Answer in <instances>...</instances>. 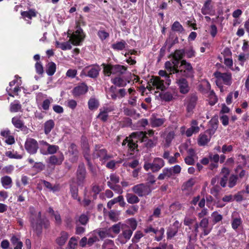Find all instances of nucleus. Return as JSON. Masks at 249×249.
<instances>
[{"label": "nucleus", "instance_id": "obj_1", "mask_svg": "<svg viewBox=\"0 0 249 249\" xmlns=\"http://www.w3.org/2000/svg\"><path fill=\"white\" fill-rule=\"evenodd\" d=\"M31 213L30 222L33 230L37 234L41 232L42 226L47 228L49 226V221L45 219H42L41 217V212H37L33 207L30 208Z\"/></svg>", "mask_w": 249, "mask_h": 249}, {"label": "nucleus", "instance_id": "obj_2", "mask_svg": "<svg viewBox=\"0 0 249 249\" xmlns=\"http://www.w3.org/2000/svg\"><path fill=\"white\" fill-rule=\"evenodd\" d=\"M159 74L164 78V79H161L159 77L153 76L148 83L149 86L147 87L149 90H151L152 88H156L158 89L161 90H164L166 86H168L171 84V79L170 78V74H168L166 71L160 70L159 71Z\"/></svg>", "mask_w": 249, "mask_h": 249}, {"label": "nucleus", "instance_id": "obj_3", "mask_svg": "<svg viewBox=\"0 0 249 249\" xmlns=\"http://www.w3.org/2000/svg\"><path fill=\"white\" fill-rule=\"evenodd\" d=\"M93 157L98 159L103 163H105L108 160L113 158L112 155L108 153L107 150L102 145H96L93 153Z\"/></svg>", "mask_w": 249, "mask_h": 249}, {"label": "nucleus", "instance_id": "obj_4", "mask_svg": "<svg viewBox=\"0 0 249 249\" xmlns=\"http://www.w3.org/2000/svg\"><path fill=\"white\" fill-rule=\"evenodd\" d=\"M180 69H177L175 73L176 76H184L185 77H191L193 75L194 71L191 64L185 60L181 61Z\"/></svg>", "mask_w": 249, "mask_h": 249}, {"label": "nucleus", "instance_id": "obj_5", "mask_svg": "<svg viewBox=\"0 0 249 249\" xmlns=\"http://www.w3.org/2000/svg\"><path fill=\"white\" fill-rule=\"evenodd\" d=\"M164 161L162 159L155 158L151 163L145 161L143 168L146 171L151 170L153 172H157L164 166Z\"/></svg>", "mask_w": 249, "mask_h": 249}, {"label": "nucleus", "instance_id": "obj_6", "mask_svg": "<svg viewBox=\"0 0 249 249\" xmlns=\"http://www.w3.org/2000/svg\"><path fill=\"white\" fill-rule=\"evenodd\" d=\"M214 75L216 78V84L220 88L222 87V82L227 86H230L232 84L231 74L230 72L222 73L216 71L214 73Z\"/></svg>", "mask_w": 249, "mask_h": 249}, {"label": "nucleus", "instance_id": "obj_7", "mask_svg": "<svg viewBox=\"0 0 249 249\" xmlns=\"http://www.w3.org/2000/svg\"><path fill=\"white\" fill-rule=\"evenodd\" d=\"M104 72L105 74L109 76L110 74H122L126 70V68L123 66L116 65H110L104 64Z\"/></svg>", "mask_w": 249, "mask_h": 249}, {"label": "nucleus", "instance_id": "obj_8", "mask_svg": "<svg viewBox=\"0 0 249 249\" xmlns=\"http://www.w3.org/2000/svg\"><path fill=\"white\" fill-rule=\"evenodd\" d=\"M132 190L140 197L149 195L152 191L150 186L146 183L136 185L132 188Z\"/></svg>", "mask_w": 249, "mask_h": 249}, {"label": "nucleus", "instance_id": "obj_9", "mask_svg": "<svg viewBox=\"0 0 249 249\" xmlns=\"http://www.w3.org/2000/svg\"><path fill=\"white\" fill-rule=\"evenodd\" d=\"M39 142L40 145L43 146L40 150V152L44 155H53L56 153L59 149L58 146L50 144L44 141H41Z\"/></svg>", "mask_w": 249, "mask_h": 249}, {"label": "nucleus", "instance_id": "obj_10", "mask_svg": "<svg viewBox=\"0 0 249 249\" xmlns=\"http://www.w3.org/2000/svg\"><path fill=\"white\" fill-rule=\"evenodd\" d=\"M137 136L140 138V140H141V142H144V144L147 148L153 147L156 144L157 139L154 141L151 139H147L146 136L145 135V134L142 131L135 132L132 133V137H137Z\"/></svg>", "mask_w": 249, "mask_h": 249}, {"label": "nucleus", "instance_id": "obj_11", "mask_svg": "<svg viewBox=\"0 0 249 249\" xmlns=\"http://www.w3.org/2000/svg\"><path fill=\"white\" fill-rule=\"evenodd\" d=\"M85 35L83 30L78 28L70 36V41L74 45H79L80 43L83 41L85 38Z\"/></svg>", "mask_w": 249, "mask_h": 249}, {"label": "nucleus", "instance_id": "obj_12", "mask_svg": "<svg viewBox=\"0 0 249 249\" xmlns=\"http://www.w3.org/2000/svg\"><path fill=\"white\" fill-rule=\"evenodd\" d=\"M176 83L181 93L186 94L190 89L188 82L187 80L181 76H176Z\"/></svg>", "mask_w": 249, "mask_h": 249}, {"label": "nucleus", "instance_id": "obj_13", "mask_svg": "<svg viewBox=\"0 0 249 249\" xmlns=\"http://www.w3.org/2000/svg\"><path fill=\"white\" fill-rule=\"evenodd\" d=\"M24 147L29 154H34L36 153L38 148V142L33 138H28L25 141Z\"/></svg>", "mask_w": 249, "mask_h": 249}, {"label": "nucleus", "instance_id": "obj_14", "mask_svg": "<svg viewBox=\"0 0 249 249\" xmlns=\"http://www.w3.org/2000/svg\"><path fill=\"white\" fill-rule=\"evenodd\" d=\"M64 160L62 152H58L56 155H53L49 157L48 162L51 165H60Z\"/></svg>", "mask_w": 249, "mask_h": 249}, {"label": "nucleus", "instance_id": "obj_15", "mask_svg": "<svg viewBox=\"0 0 249 249\" xmlns=\"http://www.w3.org/2000/svg\"><path fill=\"white\" fill-rule=\"evenodd\" d=\"M138 140H140V138L137 136V137H132V134L130 136V139H128L126 138L123 142L122 145H124L127 143V145L129 148L131 150H134L137 146L136 142Z\"/></svg>", "mask_w": 249, "mask_h": 249}, {"label": "nucleus", "instance_id": "obj_16", "mask_svg": "<svg viewBox=\"0 0 249 249\" xmlns=\"http://www.w3.org/2000/svg\"><path fill=\"white\" fill-rule=\"evenodd\" d=\"M88 90V88L87 85L82 83L75 87L72 90V93L74 96H78L86 93Z\"/></svg>", "mask_w": 249, "mask_h": 249}, {"label": "nucleus", "instance_id": "obj_17", "mask_svg": "<svg viewBox=\"0 0 249 249\" xmlns=\"http://www.w3.org/2000/svg\"><path fill=\"white\" fill-rule=\"evenodd\" d=\"M185 55V50L183 49L177 50L175 51L173 55V63L175 66H178L179 61L181 60Z\"/></svg>", "mask_w": 249, "mask_h": 249}, {"label": "nucleus", "instance_id": "obj_18", "mask_svg": "<svg viewBox=\"0 0 249 249\" xmlns=\"http://www.w3.org/2000/svg\"><path fill=\"white\" fill-rule=\"evenodd\" d=\"M209 220L206 218H203L199 223V227L202 229V235H207L211 231V228L209 227Z\"/></svg>", "mask_w": 249, "mask_h": 249}, {"label": "nucleus", "instance_id": "obj_19", "mask_svg": "<svg viewBox=\"0 0 249 249\" xmlns=\"http://www.w3.org/2000/svg\"><path fill=\"white\" fill-rule=\"evenodd\" d=\"M86 176V169L83 165H79L77 171L78 183L80 185L83 183Z\"/></svg>", "mask_w": 249, "mask_h": 249}, {"label": "nucleus", "instance_id": "obj_20", "mask_svg": "<svg viewBox=\"0 0 249 249\" xmlns=\"http://www.w3.org/2000/svg\"><path fill=\"white\" fill-rule=\"evenodd\" d=\"M113 109L110 107H104L100 109V113L97 116V118L103 122H106L108 118V113L112 111Z\"/></svg>", "mask_w": 249, "mask_h": 249}, {"label": "nucleus", "instance_id": "obj_21", "mask_svg": "<svg viewBox=\"0 0 249 249\" xmlns=\"http://www.w3.org/2000/svg\"><path fill=\"white\" fill-rule=\"evenodd\" d=\"M197 97L196 95H192L189 100L187 105V110L188 112L191 113L196 107Z\"/></svg>", "mask_w": 249, "mask_h": 249}, {"label": "nucleus", "instance_id": "obj_22", "mask_svg": "<svg viewBox=\"0 0 249 249\" xmlns=\"http://www.w3.org/2000/svg\"><path fill=\"white\" fill-rule=\"evenodd\" d=\"M150 124L152 127H159L161 126L165 122V119L164 118H157L152 116L150 118Z\"/></svg>", "mask_w": 249, "mask_h": 249}, {"label": "nucleus", "instance_id": "obj_23", "mask_svg": "<svg viewBox=\"0 0 249 249\" xmlns=\"http://www.w3.org/2000/svg\"><path fill=\"white\" fill-rule=\"evenodd\" d=\"M48 212L52 216H54L55 224L57 225H60L62 223V219L60 213L57 211H54L51 207L48 209Z\"/></svg>", "mask_w": 249, "mask_h": 249}, {"label": "nucleus", "instance_id": "obj_24", "mask_svg": "<svg viewBox=\"0 0 249 249\" xmlns=\"http://www.w3.org/2000/svg\"><path fill=\"white\" fill-rule=\"evenodd\" d=\"M55 123L53 120H49L46 121L44 124V133L46 135H48L52 130L54 128Z\"/></svg>", "mask_w": 249, "mask_h": 249}, {"label": "nucleus", "instance_id": "obj_25", "mask_svg": "<svg viewBox=\"0 0 249 249\" xmlns=\"http://www.w3.org/2000/svg\"><path fill=\"white\" fill-rule=\"evenodd\" d=\"M1 183L5 189H9L12 187V180L11 177L6 176L1 178Z\"/></svg>", "mask_w": 249, "mask_h": 249}, {"label": "nucleus", "instance_id": "obj_26", "mask_svg": "<svg viewBox=\"0 0 249 249\" xmlns=\"http://www.w3.org/2000/svg\"><path fill=\"white\" fill-rule=\"evenodd\" d=\"M211 137L206 134H200L198 140V144L200 146H203L208 143L210 141Z\"/></svg>", "mask_w": 249, "mask_h": 249}, {"label": "nucleus", "instance_id": "obj_27", "mask_svg": "<svg viewBox=\"0 0 249 249\" xmlns=\"http://www.w3.org/2000/svg\"><path fill=\"white\" fill-rule=\"evenodd\" d=\"M175 136V132L174 131H170L168 132L165 138V143L164 145L165 147H168Z\"/></svg>", "mask_w": 249, "mask_h": 249}, {"label": "nucleus", "instance_id": "obj_28", "mask_svg": "<svg viewBox=\"0 0 249 249\" xmlns=\"http://www.w3.org/2000/svg\"><path fill=\"white\" fill-rule=\"evenodd\" d=\"M100 71V68L99 66H94L89 70L87 75L90 77L95 78L98 75Z\"/></svg>", "mask_w": 249, "mask_h": 249}, {"label": "nucleus", "instance_id": "obj_29", "mask_svg": "<svg viewBox=\"0 0 249 249\" xmlns=\"http://www.w3.org/2000/svg\"><path fill=\"white\" fill-rule=\"evenodd\" d=\"M11 242L14 246V249H22V243L17 236H13L11 238Z\"/></svg>", "mask_w": 249, "mask_h": 249}, {"label": "nucleus", "instance_id": "obj_30", "mask_svg": "<svg viewBox=\"0 0 249 249\" xmlns=\"http://www.w3.org/2000/svg\"><path fill=\"white\" fill-rule=\"evenodd\" d=\"M12 123L14 126L17 128L22 129L24 127V123L19 117H13L12 119Z\"/></svg>", "mask_w": 249, "mask_h": 249}, {"label": "nucleus", "instance_id": "obj_31", "mask_svg": "<svg viewBox=\"0 0 249 249\" xmlns=\"http://www.w3.org/2000/svg\"><path fill=\"white\" fill-rule=\"evenodd\" d=\"M112 82L115 85L118 87H125L127 83H129V81H126L125 80L123 79V78L117 77L111 80Z\"/></svg>", "mask_w": 249, "mask_h": 249}, {"label": "nucleus", "instance_id": "obj_32", "mask_svg": "<svg viewBox=\"0 0 249 249\" xmlns=\"http://www.w3.org/2000/svg\"><path fill=\"white\" fill-rule=\"evenodd\" d=\"M69 237L68 233L65 231L61 233V236L56 239V243L59 246H63L65 244Z\"/></svg>", "mask_w": 249, "mask_h": 249}, {"label": "nucleus", "instance_id": "obj_33", "mask_svg": "<svg viewBox=\"0 0 249 249\" xmlns=\"http://www.w3.org/2000/svg\"><path fill=\"white\" fill-rule=\"evenodd\" d=\"M21 109V105L19 102L18 100L14 101L11 103L10 107V111L11 112H17L19 111Z\"/></svg>", "mask_w": 249, "mask_h": 249}, {"label": "nucleus", "instance_id": "obj_34", "mask_svg": "<svg viewBox=\"0 0 249 249\" xmlns=\"http://www.w3.org/2000/svg\"><path fill=\"white\" fill-rule=\"evenodd\" d=\"M94 232H96V234L98 235L102 239L105 238L107 237H113L114 236L111 234L109 232L108 229H105V230L100 231V230H96L93 231Z\"/></svg>", "mask_w": 249, "mask_h": 249}, {"label": "nucleus", "instance_id": "obj_35", "mask_svg": "<svg viewBox=\"0 0 249 249\" xmlns=\"http://www.w3.org/2000/svg\"><path fill=\"white\" fill-rule=\"evenodd\" d=\"M124 226L123 224H122L121 223H118L113 225L108 229L110 233L112 231L114 234H117L120 232L121 229H124Z\"/></svg>", "mask_w": 249, "mask_h": 249}, {"label": "nucleus", "instance_id": "obj_36", "mask_svg": "<svg viewBox=\"0 0 249 249\" xmlns=\"http://www.w3.org/2000/svg\"><path fill=\"white\" fill-rule=\"evenodd\" d=\"M126 43L125 41L122 40L121 41L117 42L111 45V47L112 49L117 51H121L123 50L124 48H125Z\"/></svg>", "mask_w": 249, "mask_h": 249}, {"label": "nucleus", "instance_id": "obj_37", "mask_svg": "<svg viewBox=\"0 0 249 249\" xmlns=\"http://www.w3.org/2000/svg\"><path fill=\"white\" fill-rule=\"evenodd\" d=\"M127 225H124V227L127 228H130V229L134 231L136 230L137 227V222L134 218H130L127 220L126 222Z\"/></svg>", "mask_w": 249, "mask_h": 249}, {"label": "nucleus", "instance_id": "obj_38", "mask_svg": "<svg viewBox=\"0 0 249 249\" xmlns=\"http://www.w3.org/2000/svg\"><path fill=\"white\" fill-rule=\"evenodd\" d=\"M165 67L166 69L170 72V74H175L174 72L176 71L178 68V66H175L173 62H170V61H167L165 63Z\"/></svg>", "mask_w": 249, "mask_h": 249}, {"label": "nucleus", "instance_id": "obj_39", "mask_svg": "<svg viewBox=\"0 0 249 249\" xmlns=\"http://www.w3.org/2000/svg\"><path fill=\"white\" fill-rule=\"evenodd\" d=\"M126 198L128 203L130 204L137 203L140 201L138 197L133 194H127Z\"/></svg>", "mask_w": 249, "mask_h": 249}, {"label": "nucleus", "instance_id": "obj_40", "mask_svg": "<svg viewBox=\"0 0 249 249\" xmlns=\"http://www.w3.org/2000/svg\"><path fill=\"white\" fill-rule=\"evenodd\" d=\"M222 172L225 173V175L223 178H222L220 181V184L223 187H225L226 185L228 178L227 175L229 174V170L227 168H223L222 169Z\"/></svg>", "mask_w": 249, "mask_h": 249}, {"label": "nucleus", "instance_id": "obj_41", "mask_svg": "<svg viewBox=\"0 0 249 249\" xmlns=\"http://www.w3.org/2000/svg\"><path fill=\"white\" fill-rule=\"evenodd\" d=\"M109 178V180L107 182L108 187L111 186L112 185H114L119 183L120 180L119 177L115 174H111L110 175Z\"/></svg>", "mask_w": 249, "mask_h": 249}, {"label": "nucleus", "instance_id": "obj_42", "mask_svg": "<svg viewBox=\"0 0 249 249\" xmlns=\"http://www.w3.org/2000/svg\"><path fill=\"white\" fill-rule=\"evenodd\" d=\"M55 43L57 47L63 50H70L71 49V45L69 41L62 43L56 41Z\"/></svg>", "mask_w": 249, "mask_h": 249}, {"label": "nucleus", "instance_id": "obj_43", "mask_svg": "<svg viewBox=\"0 0 249 249\" xmlns=\"http://www.w3.org/2000/svg\"><path fill=\"white\" fill-rule=\"evenodd\" d=\"M56 71V65L53 62L49 63L47 66L46 72L48 75H53Z\"/></svg>", "mask_w": 249, "mask_h": 249}, {"label": "nucleus", "instance_id": "obj_44", "mask_svg": "<svg viewBox=\"0 0 249 249\" xmlns=\"http://www.w3.org/2000/svg\"><path fill=\"white\" fill-rule=\"evenodd\" d=\"M122 235L124 238H125L126 240L130 239L132 235L133 231L130 229L127 228L125 227H124V229H122Z\"/></svg>", "mask_w": 249, "mask_h": 249}, {"label": "nucleus", "instance_id": "obj_45", "mask_svg": "<svg viewBox=\"0 0 249 249\" xmlns=\"http://www.w3.org/2000/svg\"><path fill=\"white\" fill-rule=\"evenodd\" d=\"M171 29L173 31L180 33H181L184 31V29L182 26L178 21L174 22L171 27Z\"/></svg>", "mask_w": 249, "mask_h": 249}, {"label": "nucleus", "instance_id": "obj_46", "mask_svg": "<svg viewBox=\"0 0 249 249\" xmlns=\"http://www.w3.org/2000/svg\"><path fill=\"white\" fill-rule=\"evenodd\" d=\"M174 94L170 91L165 92L162 94H160V97L165 101H170L174 99Z\"/></svg>", "mask_w": 249, "mask_h": 249}, {"label": "nucleus", "instance_id": "obj_47", "mask_svg": "<svg viewBox=\"0 0 249 249\" xmlns=\"http://www.w3.org/2000/svg\"><path fill=\"white\" fill-rule=\"evenodd\" d=\"M171 177V173L169 170L167 168H165L163 169L162 173L159 175L158 178L159 180H163L166 178H169Z\"/></svg>", "mask_w": 249, "mask_h": 249}, {"label": "nucleus", "instance_id": "obj_48", "mask_svg": "<svg viewBox=\"0 0 249 249\" xmlns=\"http://www.w3.org/2000/svg\"><path fill=\"white\" fill-rule=\"evenodd\" d=\"M199 131V127L198 126H191L186 131V135L187 137H191L193 134L197 133Z\"/></svg>", "mask_w": 249, "mask_h": 249}, {"label": "nucleus", "instance_id": "obj_49", "mask_svg": "<svg viewBox=\"0 0 249 249\" xmlns=\"http://www.w3.org/2000/svg\"><path fill=\"white\" fill-rule=\"evenodd\" d=\"M99 240L98 236L96 234V232L94 231L91 233V236L88 239V246L89 247L92 246L95 242Z\"/></svg>", "mask_w": 249, "mask_h": 249}, {"label": "nucleus", "instance_id": "obj_50", "mask_svg": "<svg viewBox=\"0 0 249 249\" xmlns=\"http://www.w3.org/2000/svg\"><path fill=\"white\" fill-rule=\"evenodd\" d=\"M88 105L89 108L91 110L96 109L99 106V102L97 100L91 98L88 102Z\"/></svg>", "mask_w": 249, "mask_h": 249}, {"label": "nucleus", "instance_id": "obj_51", "mask_svg": "<svg viewBox=\"0 0 249 249\" xmlns=\"http://www.w3.org/2000/svg\"><path fill=\"white\" fill-rule=\"evenodd\" d=\"M238 179V177L234 175H231L229 179L228 187L230 188H232L236 184Z\"/></svg>", "mask_w": 249, "mask_h": 249}, {"label": "nucleus", "instance_id": "obj_52", "mask_svg": "<svg viewBox=\"0 0 249 249\" xmlns=\"http://www.w3.org/2000/svg\"><path fill=\"white\" fill-rule=\"evenodd\" d=\"M5 155L11 159H21L22 158V156L18 154L17 152L11 151L6 152Z\"/></svg>", "mask_w": 249, "mask_h": 249}, {"label": "nucleus", "instance_id": "obj_53", "mask_svg": "<svg viewBox=\"0 0 249 249\" xmlns=\"http://www.w3.org/2000/svg\"><path fill=\"white\" fill-rule=\"evenodd\" d=\"M178 230L177 228L170 227L167 231V236L168 239H171L176 235L178 232Z\"/></svg>", "mask_w": 249, "mask_h": 249}, {"label": "nucleus", "instance_id": "obj_54", "mask_svg": "<svg viewBox=\"0 0 249 249\" xmlns=\"http://www.w3.org/2000/svg\"><path fill=\"white\" fill-rule=\"evenodd\" d=\"M169 170L171 177L176 174H178L181 171V167L178 165H176L170 168H167Z\"/></svg>", "mask_w": 249, "mask_h": 249}, {"label": "nucleus", "instance_id": "obj_55", "mask_svg": "<svg viewBox=\"0 0 249 249\" xmlns=\"http://www.w3.org/2000/svg\"><path fill=\"white\" fill-rule=\"evenodd\" d=\"M242 224V220L241 218H234L231 222L232 228L234 230L237 229L238 227Z\"/></svg>", "mask_w": 249, "mask_h": 249}, {"label": "nucleus", "instance_id": "obj_56", "mask_svg": "<svg viewBox=\"0 0 249 249\" xmlns=\"http://www.w3.org/2000/svg\"><path fill=\"white\" fill-rule=\"evenodd\" d=\"M211 9L212 8L211 6V4L207 3H204L201 9V12L204 15L210 14L211 11Z\"/></svg>", "mask_w": 249, "mask_h": 249}, {"label": "nucleus", "instance_id": "obj_57", "mask_svg": "<svg viewBox=\"0 0 249 249\" xmlns=\"http://www.w3.org/2000/svg\"><path fill=\"white\" fill-rule=\"evenodd\" d=\"M122 200V196H119L117 197L114 198L113 199L109 201L107 204V206L108 209H111L112 206L115 203L119 202Z\"/></svg>", "mask_w": 249, "mask_h": 249}, {"label": "nucleus", "instance_id": "obj_58", "mask_svg": "<svg viewBox=\"0 0 249 249\" xmlns=\"http://www.w3.org/2000/svg\"><path fill=\"white\" fill-rule=\"evenodd\" d=\"M88 220L89 218L88 216L83 214L79 216L78 220H76V224H77L79 222L82 225H85L87 223Z\"/></svg>", "mask_w": 249, "mask_h": 249}, {"label": "nucleus", "instance_id": "obj_59", "mask_svg": "<svg viewBox=\"0 0 249 249\" xmlns=\"http://www.w3.org/2000/svg\"><path fill=\"white\" fill-rule=\"evenodd\" d=\"M212 217L213 219V222L214 223H216L220 221L222 219V216L220 214L218 213L217 212H214L212 214Z\"/></svg>", "mask_w": 249, "mask_h": 249}, {"label": "nucleus", "instance_id": "obj_60", "mask_svg": "<svg viewBox=\"0 0 249 249\" xmlns=\"http://www.w3.org/2000/svg\"><path fill=\"white\" fill-rule=\"evenodd\" d=\"M53 99L50 97L45 99L42 103V107L44 110H47L49 108L50 104L53 102Z\"/></svg>", "mask_w": 249, "mask_h": 249}, {"label": "nucleus", "instance_id": "obj_61", "mask_svg": "<svg viewBox=\"0 0 249 249\" xmlns=\"http://www.w3.org/2000/svg\"><path fill=\"white\" fill-rule=\"evenodd\" d=\"M119 163H120V161L111 160L107 163L106 167L108 169L114 170L116 168V165Z\"/></svg>", "mask_w": 249, "mask_h": 249}, {"label": "nucleus", "instance_id": "obj_62", "mask_svg": "<svg viewBox=\"0 0 249 249\" xmlns=\"http://www.w3.org/2000/svg\"><path fill=\"white\" fill-rule=\"evenodd\" d=\"M144 236L143 234L141 231H137L134 237L132 238V241L133 242L137 243L139 241L140 239Z\"/></svg>", "mask_w": 249, "mask_h": 249}, {"label": "nucleus", "instance_id": "obj_63", "mask_svg": "<svg viewBox=\"0 0 249 249\" xmlns=\"http://www.w3.org/2000/svg\"><path fill=\"white\" fill-rule=\"evenodd\" d=\"M22 16L24 18H28L31 19L33 17L36 16V14L34 12L32 11H25L21 13Z\"/></svg>", "mask_w": 249, "mask_h": 249}, {"label": "nucleus", "instance_id": "obj_64", "mask_svg": "<svg viewBox=\"0 0 249 249\" xmlns=\"http://www.w3.org/2000/svg\"><path fill=\"white\" fill-rule=\"evenodd\" d=\"M69 153L73 155L74 157L77 156L78 152L76 145L73 143L71 144L69 148Z\"/></svg>", "mask_w": 249, "mask_h": 249}]
</instances>
